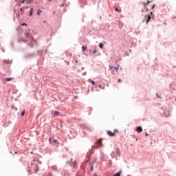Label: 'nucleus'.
<instances>
[{"mask_svg":"<svg viewBox=\"0 0 176 176\" xmlns=\"http://www.w3.org/2000/svg\"><path fill=\"white\" fill-rule=\"evenodd\" d=\"M109 70L111 71V73H112L113 74H115V72H113V69H115L116 72H118V71H119V65H118L117 67H113V66L109 65Z\"/></svg>","mask_w":176,"mask_h":176,"instance_id":"f257e3e1","label":"nucleus"},{"mask_svg":"<svg viewBox=\"0 0 176 176\" xmlns=\"http://www.w3.org/2000/svg\"><path fill=\"white\" fill-rule=\"evenodd\" d=\"M50 143L52 144V145H56L58 146V140H54L52 141V138L49 139Z\"/></svg>","mask_w":176,"mask_h":176,"instance_id":"f03ea898","label":"nucleus"},{"mask_svg":"<svg viewBox=\"0 0 176 176\" xmlns=\"http://www.w3.org/2000/svg\"><path fill=\"white\" fill-rule=\"evenodd\" d=\"M115 133H118V130H114L113 132L109 131L107 134L109 135V137H115Z\"/></svg>","mask_w":176,"mask_h":176,"instance_id":"7ed1b4c3","label":"nucleus"},{"mask_svg":"<svg viewBox=\"0 0 176 176\" xmlns=\"http://www.w3.org/2000/svg\"><path fill=\"white\" fill-rule=\"evenodd\" d=\"M25 35L26 38H29L30 39H32V36L30 34V32H25Z\"/></svg>","mask_w":176,"mask_h":176,"instance_id":"20e7f679","label":"nucleus"},{"mask_svg":"<svg viewBox=\"0 0 176 176\" xmlns=\"http://www.w3.org/2000/svg\"><path fill=\"white\" fill-rule=\"evenodd\" d=\"M52 116H58V115H60V112L54 111H52Z\"/></svg>","mask_w":176,"mask_h":176,"instance_id":"39448f33","label":"nucleus"},{"mask_svg":"<svg viewBox=\"0 0 176 176\" xmlns=\"http://www.w3.org/2000/svg\"><path fill=\"white\" fill-rule=\"evenodd\" d=\"M135 131H137V133H142V127H141V126H138V127L136 128Z\"/></svg>","mask_w":176,"mask_h":176,"instance_id":"423d86ee","label":"nucleus"},{"mask_svg":"<svg viewBox=\"0 0 176 176\" xmlns=\"http://www.w3.org/2000/svg\"><path fill=\"white\" fill-rule=\"evenodd\" d=\"M96 145L97 144H98V146H102V141L101 140V139H100L98 142L96 143Z\"/></svg>","mask_w":176,"mask_h":176,"instance_id":"0eeeda50","label":"nucleus"},{"mask_svg":"<svg viewBox=\"0 0 176 176\" xmlns=\"http://www.w3.org/2000/svg\"><path fill=\"white\" fill-rule=\"evenodd\" d=\"M146 17H147L146 23H149V21H151V15L148 14V15L146 16Z\"/></svg>","mask_w":176,"mask_h":176,"instance_id":"6e6552de","label":"nucleus"},{"mask_svg":"<svg viewBox=\"0 0 176 176\" xmlns=\"http://www.w3.org/2000/svg\"><path fill=\"white\" fill-rule=\"evenodd\" d=\"M6 82H10V80H13V78H7L5 79Z\"/></svg>","mask_w":176,"mask_h":176,"instance_id":"1a4fd4ad","label":"nucleus"},{"mask_svg":"<svg viewBox=\"0 0 176 176\" xmlns=\"http://www.w3.org/2000/svg\"><path fill=\"white\" fill-rule=\"evenodd\" d=\"M115 10H116V12H118V13H121L122 12V10L121 9H118V7L116 8Z\"/></svg>","mask_w":176,"mask_h":176,"instance_id":"9d476101","label":"nucleus"},{"mask_svg":"<svg viewBox=\"0 0 176 176\" xmlns=\"http://www.w3.org/2000/svg\"><path fill=\"white\" fill-rule=\"evenodd\" d=\"M149 3H151V1H147V2H144V5L145 6H148V5H149Z\"/></svg>","mask_w":176,"mask_h":176,"instance_id":"9b49d317","label":"nucleus"},{"mask_svg":"<svg viewBox=\"0 0 176 176\" xmlns=\"http://www.w3.org/2000/svg\"><path fill=\"white\" fill-rule=\"evenodd\" d=\"M34 9L33 8H31L30 10V12H29V15L30 16H32V12H33Z\"/></svg>","mask_w":176,"mask_h":176,"instance_id":"f8f14e48","label":"nucleus"},{"mask_svg":"<svg viewBox=\"0 0 176 176\" xmlns=\"http://www.w3.org/2000/svg\"><path fill=\"white\" fill-rule=\"evenodd\" d=\"M86 49H87V47H86V46H82V52H85V50H86Z\"/></svg>","mask_w":176,"mask_h":176,"instance_id":"ddd939ff","label":"nucleus"},{"mask_svg":"<svg viewBox=\"0 0 176 176\" xmlns=\"http://www.w3.org/2000/svg\"><path fill=\"white\" fill-rule=\"evenodd\" d=\"M89 82H91L94 86H96V82L91 80H89Z\"/></svg>","mask_w":176,"mask_h":176,"instance_id":"4468645a","label":"nucleus"},{"mask_svg":"<svg viewBox=\"0 0 176 176\" xmlns=\"http://www.w3.org/2000/svg\"><path fill=\"white\" fill-rule=\"evenodd\" d=\"M99 47H100V49H102V47H104V44L100 43L99 44Z\"/></svg>","mask_w":176,"mask_h":176,"instance_id":"2eb2a0df","label":"nucleus"},{"mask_svg":"<svg viewBox=\"0 0 176 176\" xmlns=\"http://www.w3.org/2000/svg\"><path fill=\"white\" fill-rule=\"evenodd\" d=\"M24 115H25V110H23V111L21 112V116H24Z\"/></svg>","mask_w":176,"mask_h":176,"instance_id":"dca6fc26","label":"nucleus"},{"mask_svg":"<svg viewBox=\"0 0 176 176\" xmlns=\"http://www.w3.org/2000/svg\"><path fill=\"white\" fill-rule=\"evenodd\" d=\"M27 1H28V0H22V1L20 3H24V2H26V3H27Z\"/></svg>","mask_w":176,"mask_h":176,"instance_id":"f3484780","label":"nucleus"},{"mask_svg":"<svg viewBox=\"0 0 176 176\" xmlns=\"http://www.w3.org/2000/svg\"><path fill=\"white\" fill-rule=\"evenodd\" d=\"M41 12H42L41 10H38V11H37V14H41Z\"/></svg>","mask_w":176,"mask_h":176,"instance_id":"a211bd4d","label":"nucleus"},{"mask_svg":"<svg viewBox=\"0 0 176 176\" xmlns=\"http://www.w3.org/2000/svg\"><path fill=\"white\" fill-rule=\"evenodd\" d=\"M120 82H122V80H121L120 78H119V79L118 80V83H120Z\"/></svg>","mask_w":176,"mask_h":176,"instance_id":"6ab92c4d","label":"nucleus"},{"mask_svg":"<svg viewBox=\"0 0 176 176\" xmlns=\"http://www.w3.org/2000/svg\"><path fill=\"white\" fill-rule=\"evenodd\" d=\"M31 2V0H28L27 1V5H28V3H30Z\"/></svg>","mask_w":176,"mask_h":176,"instance_id":"aec40b11","label":"nucleus"},{"mask_svg":"<svg viewBox=\"0 0 176 176\" xmlns=\"http://www.w3.org/2000/svg\"><path fill=\"white\" fill-rule=\"evenodd\" d=\"M93 53H94V54H96V53H97V50H95Z\"/></svg>","mask_w":176,"mask_h":176,"instance_id":"412c9836","label":"nucleus"},{"mask_svg":"<svg viewBox=\"0 0 176 176\" xmlns=\"http://www.w3.org/2000/svg\"><path fill=\"white\" fill-rule=\"evenodd\" d=\"M20 10H21V13H23V12H24V11L23 10V8H21Z\"/></svg>","mask_w":176,"mask_h":176,"instance_id":"4be33fe9","label":"nucleus"},{"mask_svg":"<svg viewBox=\"0 0 176 176\" xmlns=\"http://www.w3.org/2000/svg\"><path fill=\"white\" fill-rule=\"evenodd\" d=\"M146 137H148L149 135L148 133L145 134Z\"/></svg>","mask_w":176,"mask_h":176,"instance_id":"5701e85b","label":"nucleus"},{"mask_svg":"<svg viewBox=\"0 0 176 176\" xmlns=\"http://www.w3.org/2000/svg\"><path fill=\"white\" fill-rule=\"evenodd\" d=\"M22 25H27V24L26 23H23Z\"/></svg>","mask_w":176,"mask_h":176,"instance_id":"b1692460","label":"nucleus"},{"mask_svg":"<svg viewBox=\"0 0 176 176\" xmlns=\"http://www.w3.org/2000/svg\"><path fill=\"white\" fill-rule=\"evenodd\" d=\"M153 8H155V5H153V6H152V9H153Z\"/></svg>","mask_w":176,"mask_h":176,"instance_id":"393cba45","label":"nucleus"},{"mask_svg":"<svg viewBox=\"0 0 176 176\" xmlns=\"http://www.w3.org/2000/svg\"><path fill=\"white\" fill-rule=\"evenodd\" d=\"M92 148H96V146H93V147Z\"/></svg>","mask_w":176,"mask_h":176,"instance_id":"a878e982","label":"nucleus"},{"mask_svg":"<svg viewBox=\"0 0 176 176\" xmlns=\"http://www.w3.org/2000/svg\"><path fill=\"white\" fill-rule=\"evenodd\" d=\"M151 14H152V12H151Z\"/></svg>","mask_w":176,"mask_h":176,"instance_id":"bb28decb","label":"nucleus"},{"mask_svg":"<svg viewBox=\"0 0 176 176\" xmlns=\"http://www.w3.org/2000/svg\"><path fill=\"white\" fill-rule=\"evenodd\" d=\"M99 87H101V85H100Z\"/></svg>","mask_w":176,"mask_h":176,"instance_id":"cd10ccee","label":"nucleus"},{"mask_svg":"<svg viewBox=\"0 0 176 176\" xmlns=\"http://www.w3.org/2000/svg\"><path fill=\"white\" fill-rule=\"evenodd\" d=\"M94 176H97V175H94Z\"/></svg>","mask_w":176,"mask_h":176,"instance_id":"c85d7f7f","label":"nucleus"},{"mask_svg":"<svg viewBox=\"0 0 176 176\" xmlns=\"http://www.w3.org/2000/svg\"><path fill=\"white\" fill-rule=\"evenodd\" d=\"M49 1H52V0H49Z\"/></svg>","mask_w":176,"mask_h":176,"instance_id":"c756f323","label":"nucleus"}]
</instances>
